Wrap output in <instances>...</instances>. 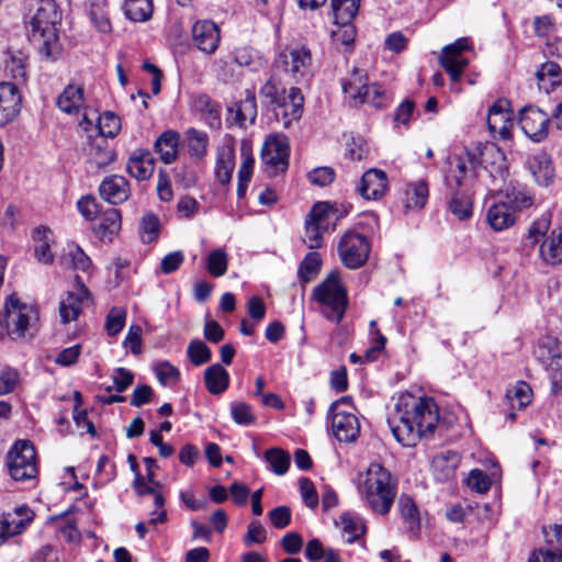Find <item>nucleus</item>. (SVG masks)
I'll list each match as a JSON object with an SVG mask.
<instances>
[{"mask_svg": "<svg viewBox=\"0 0 562 562\" xmlns=\"http://www.w3.org/2000/svg\"><path fill=\"white\" fill-rule=\"evenodd\" d=\"M438 419V406L434 398L402 393L387 417V424L403 447H414L422 437L434 432Z\"/></svg>", "mask_w": 562, "mask_h": 562, "instance_id": "nucleus-1", "label": "nucleus"}, {"mask_svg": "<svg viewBox=\"0 0 562 562\" xmlns=\"http://www.w3.org/2000/svg\"><path fill=\"white\" fill-rule=\"evenodd\" d=\"M60 22L61 11L55 0L36 2L35 13L27 23V34L38 54L47 60H55L60 55L61 47L57 33V25Z\"/></svg>", "mask_w": 562, "mask_h": 562, "instance_id": "nucleus-2", "label": "nucleus"}, {"mask_svg": "<svg viewBox=\"0 0 562 562\" xmlns=\"http://www.w3.org/2000/svg\"><path fill=\"white\" fill-rule=\"evenodd\" d=\"M362 493L374 513L386 515L396 495V482L380 463H371L366 472Z\"/></svg>", "mask_w": 562, "mask_h": 562, "instance_id": "nucleus-3", "label": "nucleus"}, {"mask_svg": "<svg viewBox=\"0 0 562 562\" xmlns=\"http://www.w3.org/2000/svg\"><path fill=\"white\" fill-rule=\"evenodd\" d=\"M345 100L351 106L369 104L374 109L386 108L390 98L384 88L378 83H369L368 74L363 69L353 68L341 79Z\"/></svg>", "mask_w": 562, "mask_h": 562, "instance_id": "nucleus-4", "label": "nucleus"}, {"mask_svg": "<svg viewBox=\"0 0 562 562\" xmlns=\"http://www.w3.org/2000/svg\"><path fill=\"white\" fill-rule=\"evenodd\" d=\"M551 217L549 214H542L539 218L532 222L528 228V233L524 238V246L526 248H533L539 246V255L541 259L551 266L562 263V228L558 227L550 232Z\"/></svg>", "mask_w": 562, "mask_h": 562, "instance_id": "nucleus-5", "label": "nucleus"}, {"mask_svg": "<svg viewBox=\"0 0 562 562\" xmlns=\"http://www.w3.org/2000/svg\"><path fill=\"white\" fill-rule=\"evenodd\" d=\"M5 329L12 339L33 336L37 329L38 312L35 306L22 303L15 294L8 296L5 304ZM4 326L0 322V338Z\"/></svg>", "mask_w": 562, "mask_h": 562, "instance_id": "nucleus-6", "label": "nucleus"}, {"mask_svg": "<svg viewBox=\"0 0 562 562\" xmlns=\"http://www.w3.org/2000/svg\"><path fill=\"white\" fill-rule=\"evenodd\" d=\"M314 299L321 304L323 315L330 322L340 323L344 318L348 299L347 291L340 283L336 272H331L327 278L314 289Z\"/></svg>", "mask_w": 562, "mask_h": 562, "instance_id": "nucleus-7", "label": "nucleus"}, {"mask_svg": "<svg viewBox=\"0 0 562 562\" xmlns=\"http://www.w3.org/2000/svg\"><path fill=\"white\" fill-rule=\"evenodd\" d=\"M8 468L14 481H27L37 474L36 452L27 440H19L8 453Z\"/></svg>", "mask_w": 562, "mask_h": 562, "instance_id": "nucleus-8", "label": "nucleus"}, {"mask_svg": "<svg viewBox=\"0 0 562 562\" xmlns=\"http://www.w3.org/2000/svg\"><path fill=\"white\" fill-rule=\"evenodd\" d=\"M479 161L474 154L456 156L450 160V168L445 176L447 190H471L477 176Z\"/></svg>", "mask_w": 562, "mask_h": 562, "instance_id": "nucleus-9", "label": "nucleus"}, {"mask_svg": "<svg viewBox=\"0 0 562 562\" xmlns=\"http://www.w3.org/2000/svg\"><path fill=\"white\" fill-rule=\"evenodd\" d=\"M290 145L283 134L269 135L261 149V159L269 177L284 172L289 167Z\"/></svg>", "mask_w": 562, "mask_h": 562, "instance_id": "nucleus-10", "label": "nucleus"}, {"mask_svg": "<svg viewBox=\"0 0 562 562\" xmlns=\"http://www.w3.org/2000/svg\"><path fill=\"white\" fill-rule=\"evenodd\" d=\"M370 244L366 236L347 232L338 244V255L345 267L358 269L362 267L369 257Z\"/></svg>", "mask_w": 562, "mask_h": 562, "instance_id": "nucleus-11", "label": "nucleus"}, {"mask_svg": "<svg viewBox=\"0 0 562 562\" xmlns=\"http://www.w3.org/2000/svg\"><path fill=\"white\" fill-rule=\"evenodd\" d=\"M537 358L543 366L553 370L551 374L552 393L562 391V344L554 337L547 336L539 340Z\"/></svg>", "mask_w": 562, "mask_h": 562, "instance_id": "nucleus-12", "label": "nucleus"}, {"mask_svg": "<svg viewBox=\"0 0 562 562\" xmlns=\"http://www.w3.org/2000/svg\"><path fill=\"white\" fill-rule=\"evenodd\" d=\"M331 211L327 203H316L305 220L304 244L310 249L321 248L323 234L329 229Z\"/></svg>", "mask_w": 562, "mask_h": 562, "instance_id": "nucleus-13", "label": "nucleus"}, {"mask_svg": "<svg viewBox=\"0 0 562 562\" xmlns=\"http://www.w3.org/2000/svg\"><path fill=\"white\" fill-rule=\"evenodd\" d=\"M347 402H349L348 397L333 402L328 409V418L331 419V430L336 439L340 442L350 443L359 437L360 423L353 413L338 411L339 404Z\"/></svg>", "mask_w": 562, "mask_h": 562, "instance_id": "nucleus-14", "label": "nucleus"}, {"mask_svg": "<svg viewBox=\"0 0 562 562\" xmlns=\"http://www.w3.org/2000/svg\"><path fill=\"white\" fill-rule=\"evenodd\" d=\"M550 116L535 105L524 106L519 112V126L533 142L543 140L549 134Z\"/></svg>", "mask_w": 562, "mask_h": 562, "instance_id": "nucleus-15", "label": "nucleus"}, {"mask_svg": "<svg viewBox=\"0 0 562 562\" xmlns=\"http://www.w3.org/2000/svg\"><path fill=\"white\" fill-rule=\"evenodd\" d=\"M507 99H498L488 109L487 127L494 138L507 140L512 137L513 112Z\"/></svg>", "mask_w": 562, "mask_h": 562, "instance_id": "nucleus-16", "label": "nucleus"}, {"mask_svg": "<svg viewBox=\"0 0 562 562\" xmlns=\"http://www.w3.org/2000/svg\"><path fill=\"white\" fill-rule=\"evenodd\" d=\"M470 49L469 40L467 37L458 38L454 43L442 48L440 55V64L449 74L452 81H458L468 66L469 60L463 53Z\"/></svg>", "mask_w": 562, "mask_h": 562, "instance_id": "nucleus-17", "label": "nucleus"}, {"mask_svg": "<svg viewBox=\"0 0 562 562\" xmlns=\"http://www.w3.org/2000/svg\"><path fill=\"white\" fill-rule=\"evenodd\" d=\"M90 293L79 276L75 278L74 290L68 291L59 302V315L64 324L77 321L83 303L89 300Z\"/></svg>", "mask_w": 562, "mask_h": 562, "instance_id": "nucleus-18", "label": "nucleus"}, {"mask_svg": "<svg viewBox=\"0 0 562 562\" xmlns=\"http://www.w3.org/2000/svg\"><path fill=\"white\" fill-rule=\"evenodd\" d=\"M220 29L210 20L196 21L192 26L193 45L204 54H213L220 44Z\"/></svg>", "mask_w": 562, "mask_h": 562, "instance_id": "nucleus-19", "label": "nucleus"}, {"mask_svg": "<svg viewBox=\"0 0 562 562\" xmlns=\"http://www.w3.org/2000/svg\"><path fill=\"white\" fill-rule=\"evenodd\" d=\"M356 190L366 200L381 199L387 190L386 173L380 169H369L362 175Z\"/></svg>", "mask_w": 562, "mask_h": 562, "instance_id": "nucleus-20", "label": "nucleus"}, {"mask_svg": "<svg viewBox=\"0 0 562 562\" xmlns=\"http://www.w3.org/2000/svg\"><path fill=\"white\" fill-rule=\"evenodd\" d=\"M21 109V94L14 83L0 82V126L12 122Z\"/></svg>", "mask_w": 562, "mask_h": 562, "instance_id": "nucleus-21", "label": "nucleus"}, {"mask_svg": "<svg viewBox=\"0 0 562 562\" xmlns=\"http://www.w3.org/2000/svg\"><path fill=\"white\" fill-rule=\"evenodd\" d=\"M100 196L112 205L125 202L131 194L130 182L119 175L105 177L99 186Z\"/></svg>", "mask_w": 562, "mask_h": 562, "instance_id": "nucleus-22", "label": "nucleus"}, {"mask_svg": "<svg viewBox=\"0 0 562 562\" xmlns=\"http://www.w3.org/2000/svg\"><path fill=\"white\" fill-rule=\"evenodd\" d=\"M549 549H539L530 553L528 562H561L562 561V525H554L546 531Z\"/></svg>", "mask_w": 562, "mask_h": 562, "instance_id": "nucleus-23", "label": "nucleus"}, {"mask_svg": "<svg viewBox=\"0 0 562 562\" xmlns=\"http://www.w3.org/2000/svg\"><path fill=\"white\" fill-rule=\"evenodd\" d=\"M280 60L284 70L294 78L303 77L311 66V52L305 46L291 48L288 53L280 54Z\"/></svg>", "mask_w": 562, "mask_h": 562, "instance_id": "nucleus-24", "label": "nucleus"}, {"mask_svg": "<svg viewBox=\"0 0 562 562\" xmlns=\"http://www.w3.org/2000/svg\"><path fill=\"white\" fill-rule=\"evenodd\" d=\"M282 110L283 126L289 127L292 121H299L303 113L304 98L300 88L292 87L276 103Z\"/></svg>", "mask_w": 562, "mask_h": 562, "instance_id": "nucleus-25", "label": "nucleus"}, {"mask_svg": "<svg viewBox=\"0 0 562 562\" xmlns=\"http://www.w3.org/2000/svg\"><path fill=\"white\" fill-rule=\"evenodd\" d=\"M14 514L21 518L15 519L10 513L0 516V546L9 537L20 533L33 519V512L27 507H18Z\"/></svg>", "mask_w": 562, "mask_h": 562, "instance_id": "nucleus-26", "label": "nucleus"}, {"mask_svg": "<svg viewBox=\"0 0 562 562\" xmlns=\"http://www.w3.org/2000/svg\"><path fill=\"white\" fill-rule=\"evenodd\" d=\"M528 169L539 186L548 187L554 180L552 159L546 151H538L529 157Z\"/></svg>", "mask_w": 562, "mask_h": 562, "instance_id": "nucleus-27", "label": "nucleus"}, {"mask_svg": "<svg viewBox=\"0 0 562 562\" xmlns=\"http://www.w3.org/2000/svg\"><path fill=\"white\" fill-rule=\"evenodd\" d=\"M155 170V159L146 149H135L127 161V171L138 181L149 179Z\"/></svg>", "mask_w": 562, "mask_h": 562, "instance_id": "nucleus-28", "label": "nucleus"}, {"mask_svg": "<svg viewBox=\"0 0 562 562\" xmlns=\"http://www.w3.org/2000/svg\"><path fill=\"white\" fill-rule=\"evenodd\" d=\"M486 222L495 232L508 229L516 222L514 207L506 202L492 204L486 212Z\"/></svg>", "mask_w": 562, "mask_h": 562, "instance_id": "nucleus-29", "label": "nucleus"}, {"mask_svg": "<svg viewBox=\"0 0 562 562\" xmlns=\"http://www.w3.org/2000/svg\"><path fill=\"white\" fill-rule=\"evenodd\" d=\"M460 461V454L451 450L435 456L431 467L436 480L440 482L452 480L456 475Z\"/></svg>", "mask_w": 562, "mask_h": 562, "instance_id": "nucleus-30", "label": "nucleus"}, {"mask_svg": "<svg viewBox=\"0 0 562 562\" xmlns=\"http://www.w3.org/2000/svg\"><path fill=\"white\" fill-rule=\"evenodd\" d=\"M448 210L459 221H467L473 215L472 190H447Z\"/></svg>", "mask_w": 562, "mask_h": 562, "instance_id": "nucleus-31", "label": "nucleus"}, {"mask_svg": "<svg viewBox=\"0 0 562 562\" xmlns=\"http://www.w3.org/2000/svg\"><path fill=\"white\" fill-rule=\"evenodd\" d=\"M85 104L82 86L70 83L57 98V106L67 114H78Z\"/></svg>", "mask_w": 562, "mask_h": 562, "instance_id": "nucleus-32", "label": "nucleus"}, {"mask_svg": "<svg viewBox=\"0 0 562 562\" xmlns=\"http://www.w3.org/2000/svg\"><path fill=\"white\" fill-rule=\"evenodd\" d=\"M180 136L176 131L164 132L155 142V150L165 164H171L177 159Z\"/></svg>", "mask_w": 562, "mask_h": 562, "instance_id": "nucleus-33", "label": "nucleus"}, {"mask_svg": "<svg viewBox=\"0 0 562 562\" xmlns=\"http://www.w3.org/2000/svg\"><path fill=\"white\" fill-rule=\"evenodd\" d=\"M536 78L539 89L549 93L562 83L561 67L554 61H547L536 71Z\"/></svg>", "mask_w": 562, "mask_h": 562, "instance_id": "nucleus-34", "label": "nucleus"}, {"mask_svg": "<svg viewBox=\"0 0 562 562\" xmlns=\"http://www.w3.org/2000/svg\"><path fill=\"white\" fill-rule=\"evenodd\" d=\"M52 231L48 227L40 226L33 231L34 255L42 263H52L54 255L50 250Z\"/></svg>", "mask_w": 562, "mask_h": 562, "instance_id": "nucleus-35", "label": "nucleus"}, {"mask_svg": "<svg viewBox=\"0 0 562 562\" xmlns=\"http://www.w3.org/2000/svg\"><path fill=\"white\" fill-rule=\"evenodd\" d=\"M121 229V212L114 207L105 210L101 216L100 222L95 226V234L101 239H112V236L117 234Z\"/></svg>", "mask_w": 562, "mask_h": 562, "instance_id": "nucleus-36", "label": "nucleus"}, {"mask_svg": "<svg viewBox=\"0 0 562 562\" xmlns=\"http://www.w3.org/2000/svg\"><path fill=\"white\" fill-rule=\"evenodd\" d=\"M90 164L98 169L106 167L115 159V151L104 138L93 139L89 149Z\"/></svg>", "mask_w": 562, "mask_h": 562, "instance_id": "nucleus-37", "label": "nucleus"}, {"mask_svg": "<svg viewBox=\"0 0 562 562\" xmlns=\"http://www.w3.org/2000/svg\"><path fill=\"white\" fill-rule=\"evenodd\" d=\"M204 382L211 394H221L228 386V373L221 364H212L204 372Z\"/></svg>", "mask_w": 562, "mask_h": 562, "instance_id": "nucleus-38", "label": "nucleus"}, {"mask_svg": "<svg viewBox=\"0 0 562 562\" xmlns=\"http://www.w3.org/2000/svg\"><path fill=\"white\" fill-rule=\"evenodd\" d=\"M336 524L340 525L344 535L347 536L346 541L348 543H353L366 532V525L361 517L351 513L341 514Z\"/></svg>", "mask_w": 562, "mask_h": 562, "instance_id": "nucleus-39", "label": "nucleus"}, {"mask_svg": "<svg viewBox=\"0 0 562 562\" xmlns=\"http://www.w3.org/2000/svg\"><path fill=\"white\" fill-rule=\"evenodd\" d=\"M125 16L133 22H146L154 12L153 0H124Z\"/></svg>", "mask_w": 562, "mask_h": 562, "instance_id": "nucleus-40", "label": "nucleus"}, {"mask_svg": "<svg viewBox=\"0 0 562 562\" xmlns=\"http://www.w3.org/2000/svg\"><path fill=\"white\" fill-rule=\"evenodd\" d=\"M360 0H330L335 24L352 23L359 10Z\"/></svg>", "mask_w": 562, "mask_h": 562, "instance_id": "nucleus-41", "label": "nucleus"}, {"mask_svg": "<svg viewBox=\"0 0 562 562\" xmlns=\"http://www.w3.org/2000/svg\"><path fill=\"white\" fill-rule=\"evenodd\" d=\"M398 508L409 533L415 537L420 526L419 512L415 502L409 496L402 495L398 499Z\"/></svg>", "mask_w": 562, "mask_h": 562, "instance_id": "nucleus-42", "label": "nucleus"}, {"mask_svg": "<svg viewBox=\"0 0 562 562\" xmlns=\"http://www.w3.org/2000/svg\"><path fill=\"white\" fill-rule=\"evenodd\" d=\"M405 194V207L407 210H420L424 207L428 199V184L425 181L412 183L406 188Z\"/></svg>", "mask_w": 562, "mask_h": 562, "instance_id": "nucleus-43", "label": "nucleus"}, {"mask_svg": "<svg viewBox=\"0 0 562 562\" xmlns=\"http://www.w3.org/2000/svg\"><path fill=\"white\" fill-rule=\"evenodd\" d=\"M61 262L64 266L74 270L87 271L91 266L90 258L85 251L76 245H69L61 256Z\"/></svg>", "mask_w": 562, "mask_h": 562, "instance_id": "nucleus-44", "label": "nucleus"}, {"mask_svg": "<svg viewBox=\"0 0 562 562\" xmlns=\"http://www.w3.org/2000/svg\"><path fill=\"white\" fill-rule=\"evenodd\" d=\"M193 106L198 112L206 115L211 126L220 125V106L209 95H196L193 100Z\"/></svg>", "mask_w": 562, "mask_h": 562, "instance_id": "nucleus-45", "label": "nucleus"}, {"mask_svg": "<svg viewBox=\"0 0 562 562\" xmlns=\"http://www.w3.org/2000/svg\"><path fill=\"white\" fill-rule=\"evenodd\" d=\"M386 341V337L380 330H375V337L372 338L371 346L364 351L362 356L355 352L351 353L350 361L353 363L375 361L378 356L384 350Z\"/></svg>", "mask_w": 562, "mask_h": 562, "instance_id": "nucleus-46", "label": "nucleus"}, {"mask_svg": "<svg viewBox=\"0 0 562 562\" xmlns=\"http://www.w3.org/2000/svg\"><path fill=\"white\" fill-rule=\"evenodd\" d=\"M507 203L514 207V211L527 209L532 205L533 198L530 192L522 186L510 184L505 190Z\"/></svg>", "mask_w": 562, "mask_h": 562, "instance_id": "nucleus-47", "label": "nucleus"}, {"mask_svg": "<svg viewBox=\"0 0 562 562\" xmlns=\"http://www.w3.org/2000/svg\"><path fill=\"white\" fill-rule=\"evenodd\" d=\"M265 459L270 470L277 475L285 474L291 462L290 454L280 448L268 449L265 453Z\"/></svg>", "mask_w": 562, "mask_h": 562, "instance_id": "nucleus-48", "label": "nucleus"}, {"mask_svg": "<svg viewBox=\"0 0 562 562\" xmlns=\"http://www.w3.org/2000/svg\"><path fill=\"white\" fill-rule=\"evenodd\" d=\"M234 167L233 153L231 150H222L217 156L215 166V176L222 184H226L231 181Z\"/></svg>", "mask_w": 562, "mask_h": 562, "instance_id": "nucleus-49", "label": "nucleus"}, {"mask_svg": "<svg viewBox=\"0 0 562 562\" xmlns=\"http://www.w3.org/2000/svg\"><path fill=\"white\" fill-rule=\"evenodd\" d=\"M90 19L94 26L102 33H109L112 30L106 3L104 0L97 1L91 4Z\"/></svg>", "mask_w": 562, "mask_h": 562, "instance_id": "nucleus-50", "label": "nucleus"}, {"mask_svg": "<svg viewBox=\"0 0 562 562\" xmlns=\"http://www.w3.org/2000/svg\"><path fill=\"white\" fill-rule=\"evenodd\" d=\"M98 131L101 135L100 138H113L121 130V120L113 112H104L98 116Z\"/></svg>", "mask_w": 562, "mask_h": 562, "instance_id": "nucleus-51", "label": "nucleus"}, {"mask_svg": "<svg viewBox=\"0 0 562 562\" xmlns=\"http://www.w3.org/2000/svg\"><path fill=\"white\" fill-rule=\"evenodd\" d=\"M322 265V259L318 252H308L299 266L297 274L303 283L311 281L312 277L316 274Z\"/></svg>", "mask_w": 562, "mask_h": 562, "instance_id": "nucleus-52", "label": "nucleus"}, {"mask_svg": "<svg viewBox=\"0 0 562 562\" xmlns=\"http://www.w3.org/2000/svg\"><path fill=\"white\" fill-rule=\"evenodd\" d=\"M160 232V221L153 213L145 214L139 223V234L143 243H151L157 239Z\"/></svg>", "mask_w": 562, "mask_h": 562, "instance_id": "nucleus-53", "label": "nucleus"}, {"mask_svg": "<svg viewBox=\"0 0 562 562\" xmlns=\"http://www.w3.org/2000/svg\"><path fill=\"white\" fill-rule=\"evenodd\" d=\"M190 361L194 366H202L211 360V349L200 339L192 340L187 350Z\"/></svg>", "mask_w": 562, "mask_h": 562, "instance_id": "nucleus-54", "label": "nucleus"}, {"mask_svg": "<svg viewBox=\"0 0 562 562\" xmlns=\"http://www.w3.org/2000/svg\"><path fill=\"white\" fill-rule=\"evenodd\" d=\"M207 135L194 128L188 131V147L191 156L200 158L206 153Z\"/></svg>", "mask_w": 562, "mask_h": 562, "instance_id": "nucleus-55", "label": "nucleus"}, {"mask_svg": "<svg viewBox=\"0 0 562 562\" xmlns=\"http://www.w3.org/2000/svg\"><path fill=\"white\" fill-rule=\"evenodd\" d=\"M154 371L160 384L165 386L176 384L180 380V371L167 361L157 363Z\"/></svg>", "mask_w": 562, "mask_h": 562, "instance_id": "nucleus-56", "label": "nucleus"}, {"mask_svg": "<svg viewBox=\"0 0 562 562\" xmlns=\"http://www.w3.org/2000/svg\"><path fill=\"white\" fill-rule=\"evenodd\" d=\"M206 268L213 277L225 274L227 271L226 254L221 249L211 251L207 256Z\"/></svg>", "mask_w": 562, "mask_h": 562, "instance_id": "nucleus-57", "label": "nucleus"}, {"mask_svg": "<svg viewBox=\"0 0 562 562\" xmlns=\"http://www.w3.org/2000/svg\"><path fill=\"white\" fill-rule=\"evenodd\" d=\"M338 29L331 32V38L336 45L349 49L356 38V29L352 23L337 24Z\"/></svg>", "mask_w": 562, "mask_h": 562, "instance_id": "nucleus-58", "label": "nucleus"}, {"mask_svg": "<svg viewBox=\"0 0 562 562\" xmlns=\"http://www.w3.org/2000/svg\"><path fill=\"white\" fill-rule=\"evenodd\" d=\"M126 311L123 307H113L109 312L105 322V329L110 336L117 335L124 327Z\"/></svg>", "mask_w": 562, "mask_h": 562, "instance_id": "nucleus-59", "label": "nucleus"}, {"mask_svg": "<svg viewBox=\"0 0 562 562\" xmlns=\"http://www.w3.org/2000/svg\"><path fill=\"white\" fill-rule=\"evenodd\" d=\"M485 154H490L493 157L491 173L498 176L502 180L508 176V166L504 153L496 146L486 148Z\"/></svg>", "mask_w": 562, "mask_h": 562, "instance_id": "nucleus-60", "label": "nucleus"}, {"mask_svg": "<svg viewBox=\"0 0 562 562\" xmlns=\"http://www.w3.org/2000/svg\"><path fill=\"white\" fill-rule=\"evenodd\" d=\"M20 382V373L16 369L4 368L0 371V395L12 393Z\"/></svg>", "mask_w": 562, "mask_h": 562, "instance_id": "nucleus-61", "label": "nucleus"}, {"mask_svg": "<svg viewBox=\"0 0 562 562\" xmlns=\"http://www.w3.org/2000/svg\"><path fill=\"white\" fill-rule=\"evenodd\" d=\"M467 483L471 490L480 494L486 493L492 484L488 475L479 469H474L469 473Z\"/></svg>", "mask_w": 562, "mask_h": 562, "instance_id": "nucleus-62", "label": "nucleus"}, {"mask_svg": "<svg viewBox=\"0 0 562 562\" xmlns=\"http://www.w3.org/2000/svg\"><path fill=\"white\" fill-rule=\"evenodd\" d=\"M112 379L114 385L108 386L105 390L111 392L112 389H115L116 392L122 393L133 384L134 374L125 368H116Z\"/></svg>", "mask_w": 562, "mask_h": 562, "instance_id": "nucleus-63", "label": "nucleus"}, {"mask_svg": "<svg viewBox=\"0 0 562 562\" xmlns=\"http://www.w3.org/2000/svg\"><path fill=\"white\" fill-rule=\"evenodd\" d=\"M271 525L277 529L286 528L292 520V513L288 506H278L271 509L268 514Z\"/></svg>", "mask_w": 562, "mask_h": 562, "instance_id": "nucleus-64", "label": "nucleus"}]
</instances>
